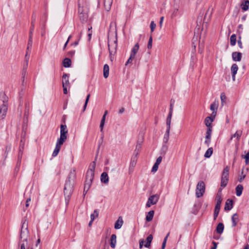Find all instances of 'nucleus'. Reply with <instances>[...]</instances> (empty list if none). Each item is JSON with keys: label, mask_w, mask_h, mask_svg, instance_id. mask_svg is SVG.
<instances>
[{"label": "nucleus", "mask_w": 249, "mask_h": 249, "mask_svg": "<svg viewBox=\"0 0 249 249\" xmlns=\"http://www.w3.org/2000/svg\"><path fill=\"white\" fill-rule=\"evenodd\" d=\"M76 178V173L75 170H71L67 178L64 189V193L65 199L68 201L69 200L71 196L73 191V182Z\"/></svg>", "instance_id": "f257e3e1"}, {"label": "nucleus", "mask_w": 249, "mask_h": 249, "mask_svg": "<svg viewBox=\"0 0 249 249\" xmlns=\"http://www.w3.org/2000/svg\"><path fill=\"white\" fill-rule=\"evenodd\" d=\"M79 17L82 22H85L88 18L87 10L84 8L86 5V0H78V1Z\"/></svg>", "instance_id": "f03ea898"}, {"label": "nucleus", "mask_w": 249, "mask_h": 249, "mask_svg": "<svg viewBox=\"0 0 249 249\" xmlns=\"http://www.w3.org/2000/svg\"><path fill=\"white\" fill-rule=\"evenodd\" d=\"M96 166V162L95 161H93L89 165V169L88 170L85 181L89 183H92L94 176V170Z\"/></svg>", "instance_id": "7ed1b4c3"}, {"label": "nucleus", "mask_w": 249, "mask_h": 249, "mask_svg": "<svg viewBox=\"0 0 249 249\" xmlns=\"http://www.w3.org/2000/svg\"><path fill=\"white\" fill-rule=\"evenodd\" d=\"M117 39L116 36L113 37H108V48L109 53L115 54L117 52Z\"/></svg>", "instance_id": "20e7f679"}, {"label": "nucleus", "mask_w": 249, "mask_h": 249, "mask_svg": "<svg viewBox=\"0 0 249 249\" xmlns=\"http://www.w3.org/2000/svg\"><path fill=\"white\" fill-rule=\"evenodd\" d=\"M29 235V231L28 230V223L25 220L22 223L20 231V239L23 242H25L27 243L28 237Z\"/></svg>", "instance_id": "39448f33"}, {"label": "nucleus", "mask_w": 249, "mask_h": 249, "mask_svg": "<svg viewBox=\"0 0 249 249\" xmlns=\"http://www.w3.org/2000/svg\"><path fill=\"white\" fill-rule=\"evenodd\" d=\"M68 130L67 126L65 124H61L60 125V137L57 140L59 143H63L66 141L67 139Z\"/></svg>", "instance_id": "423d86ee"}, {"label": "nucleus", "mask_w": 249, "mask_h": 249, "mask_svg": "<svg viewBox=\"0 0 249 249\" xmlns=\"http://www.w3.org/2000/svg\"><path fill=\"white\" fill-rule=\"evenodd\" d=\"M205 183L203 181H200L198 182L196 185V195L197 197H200L202 196L205 192Z\"/></svg>", "instance_id": "0eeeda50"}, {"label": "nucleus", "mask_w": 249, "mask_h": 249, "mask_svg": "<svg viewBox=\"0 0 249 249\" xmlns=\"http://www.w3.org/2000/svg\"><path fill=\"white\" fill-rule=\"evenodd\" d=\"M159 196L157 195H154L151 196L148 199V201L146 204V206L150 207L152 205L156 204L158 201Z\"/></svg>", "instance_id": "6e6552de"}, {"label": "nucleus", "mask_w": 249, "mask_h": 249, "mask_svg": "<svg viewBox=\"0 0 249 249\" xmlns=\"http://www.w3.org/2000/svg\"><path fill=\"white\" fill-rule=\"evenodd\" d=\"M7 106L6 104H2L0 106V120L5 118L7 111Z\"/></svg>", "instance_id": "1a4fd4ad"}, {"label": "nucleus", "mask_w": 249, "mask_h": 249, "mask_svg": "<svg viewBox=\"0 0 249 249\" xmlns=\"http://www.w3.org/2000/svg\"><path fill=\"white\" fill-rule=\"evenodd\" d=\"M23 149V146L20 144L19 147V151L18 155V160L17 163V168H19L21 164V159L23 155L22 150Z\"/></svg>", "instance_id": "9d476101"}, {"label": "nucleus", "mask_w": 249, "mask_h": 249, "mask_svg": "<svg viewBox=\"0 0 249 249\" xmlns=\"http://www.w3.org/2000/svg\"><path fill=\"white\" fill-rule=\"evenodd\" d=\"M231 72L232 74V79L233 81L235 80V75L238 70V67L236 64H233L231 67Z\"/></svg>", "instance_id": "9b49d317"}, {"label": "nucleus", "mask_w": 249, "mask_h": 249, "mask_svg": "<svg viewBox=\"0 0 249 249\" xmlns=\"http://www.w3.org/2000/svg\"><path fill=\"white\" fill-rule=\"evenodd\" d=\"M242 57V53L240 52H233L232 53V58L234 61H240Z\"/></svg>", "instance_id": "f8f14e48"}, {"label": "nucleus", "mask_w": 249, "mask_h": 249, "mask_svg": "<svg viewBox=\"0 0 249 249\" xmlns=\"http://www.w3.org/2000/svg\"><path fill=\"white\" fill-rule=\"evenodd\" d=\"M59 142L57 141L56 146L55 147V149L52 154L53 157H55L57 155L58 153H59L61 145L63 144V143H59Z\"/></svg>", "instance_id": "ddd939ff"}, {"label": "nucleus", "mask_w": 249, "mask_h": 249, "mask_svg": "<svg viewBox=\"0 0 249 249\" xmlns=\"http://www.w3.org/2000/svg\"><path fill=\"white\" fill-rule=\"evenodd\" d=\"M233 207V201L232 199H228L227 200L225 206V210L226 211H229Z\"/></svg>", "instance_id": "4468645a"}, {"label": "nucleus", "mask_w": 249, "mask_h": 249, "mask_svg": "<svg viewBox=\"0 0 249 249\" xmlns=\"http://www.w3.org/2000/svg\"><path fill=\"white\" fill-rule=\"evenodd\" d=\"M123 224V220L122 217H119L118 220L116 221L114 225V228L115 229H120Z\"/></svg>", "instance_id": "2eb2a0df"}, {"label": "nucleus", "mask_w": 249, "mask_h": 249, "mask_svg": "<svg viewBox=\"0 0 249 249\" xmlns=\"http://www.w3.org/2000/svg\"><path fill=\"white\" fill-rule=\"evenodd\" d=\"M116 242H117V241H116V235L114 234H113L111 235V238H110V247L112 248H115V247H116Z\"/></svg>", "instance_id": "dca6fc26"}, {"label": "nucleus", "mask_w": 249, "mask_h": 249, "mask_svg": "<svg viewBox=\"0 0 249 249\" xmlns=\"http://www.w3.org/2000/svg\"><path fill=\"white\" fill-rule=\"evenodd\" d=\"M218 107V101L215 100L210 106V109L213 111V112H215L217 113V110Z\"/></svg>", "instance_id": "f3484780"}, {"label": "nucleus", "mask_w": 249, "mask_h": 249, "mask_svg": "<svg viewBox=\"0 0 249 249\" xmlns=\"http://www.w3.org/2000/svg\"><path fill=\"white\" fill-rule=\"evenodd\" d=\"M69 87L70 85L69 81V76L67 74L64 73L62 76V86Z\"/></svg>", "instance_id": "a211bd4d"}, {"label": "nucleus", "mask_w": 249, "mask_h": 249, "mask_svg": "<svg viewBox=\"0 0 249 249\" xmlns=\"http://www.w3.org/2000/svg\"><path fill=\"white\" fill-rule=\"evenodd\" d=\"M113 0H104V7L105 9L108 11L110 10Z\"/></svg>", "instance_id": "6ab92c4d"}, {"label": "nucleus", "mask_w": 249, "mask_h": 249, "mask_svg": "<svg viewBox=\"0 0 249 249\" xmlns=\"http://www.w3.org/2000/svg\"><path fill=\"white\" fill-rule=\"evenodd\" d=\"M232 220V226L235 227L237 225V224L239 221L238 215L237 213H235L233 214L231 217Z\"/></svg>", "instance_id": "aec40b11"}, {"label": "nucleus", "mask_w": 249, "mask_h": 249, "mask_svg": "<svg viewBox=\"0 0 249 249\" xmlns=\"http://www.w3.org/2000/svg\"><path fill=\"white\" fill-rule=\"evenodd\" d=\"M101 181L104 183H107L108 182V177L106 172H103L101 176Z\"/></svg>", "instance_id": "412c9836"}, {"label": "nucleus", "mask_w": 249, "mask_h": 249, "mask_svg": "<svg viewBox=\"0 0 249 249\" xmlns=\"http://www.w3.org/2000/svg\"><path fill=\"white\" fill-rule=\"evenodd\" d=\"M229 167L226 166L223 170L221 178L229 179Z\"/></svg>", "instance_id": "4be33fe9"}, {"label": "nucleus", "mask_w": 249, "mask_h": 249, "mask_svg": "<svg viewBox=\"0 0 249 249\" xmlns=\"http://www.w3.org/2000/svg\"><path fill=\"white\" fill-rule=\"evenodd\" d=\"M139 49V44L138 43H137L132 49L130 54L135 57V55L137 53Z\"/></svg>", "instance_id": "5701e85b"}, {"label": "nucleus", "mask_w": 249, "mask_h": 249, "mask_svg": "<svg viewBox=\"0 0 249 249\" xmlns=\"http://www.w3.org/2000/svg\"><path fill=\"white\" fill-rule=\"evenodd\" d=\"M109 68L107 64H105L104 66V69H103V75L104 77L105 78H107L108 77L109 75Z\"/></svg>", "instance_id": "b1692460"}, {"label": "nucleus", "mask_w": 249, "mask_h": 249, "mask_svg": "<svg viewBox=\"0 0 249 249\" xmlns=\"http://www.w3.org/2000/svg\"><path fill=\"white\" fill-rule=\"evenodd\" d=\"M243 190V186L241 184H238L235 188L236 196H240L242 193Z\"/></svg>", "instance_id": "393cba45"}, {"label": "nucleus", "mask_w": 249, "mask_h": 249, "mask_svg": "<svg viewBox=\"0 0 249 249\" xmlns=\"http://www.w3.org/2000/svg\"><path fill=\"white\" fill-rule=\"evenodd\" d=\"M154 214V211L152 210V211H149L147 213V214L146 216V221H147V222L151 221L153 219Z\"/></svg>", "instance_id": "a878e982"}, {"label": "nucleus", "mask_w": 249, "mask_h": 249, "mask_svg": "<svg viewBox=\"0 0 249 249\" xmlns=\"http://www.w3.org/2000/svg\"><path fill=\"white\" fill-rule=\"evenodd\" d=\"M0 98L3 102L2 104H6L7 106L8 97L6 96L4 93H0Z\"/></svg>", "instance_id": "bb28decb"}, {"label": "nucleus", "mask_w": 249, "mask_h": 249, "mask_svg": "<svg viewBox=\"0 0 249 249\" xmlns=\"http://www.w3.org/2000/svg\"><path fill=\"white\" fill-rule=\"evenodd\" d=\"M216 204L215 206H221V204L222 201L221 194L219 193H217L216 196Z\"/></svg>", "instance_id": "cd10ccee"}, {"label": "nucleus", "mask_w": 249, "mask_h": 249, "mask_svg": "<svg viewBox=\"0 0 249 249\" xmlns=\"http://www.w3.org/2000/svg\"><path fill=\"white\" fill-rule=\"evenodd\" d=\"M153 239V236L151 234H150L148 236L146 239V243L144 245V246L146 248H149L150 246L151 243Z\"/></svg>", "instance_id": "c85d7f7f"}, {"label": "nucleus", "mask_w": 249, "mask_h": 249, "mask_svg": "<svg viewBox=\"0 0 249 249\" xmlns=\"http://www.w3.org/2000/svg\"><path fill=\"white\" fill-rule=\"evenodd\" d=\"M224 225L222 223H219L216 227V232L219 234H221L224 230Z\"/></svg>", "instance_id": "c756f323"}, {"label": "nucleus", "mask_w": 249, "mask_h": 249, "mask_svg": "<svg viewBox=\"0 0 249 249\" xmlns=\"http://www.w3.org/2000/svg\"><path fill=\"white\" fill-rule=\"evenodd\" d=\"M71 60L68 58H65L63 62V66L65 68L70 67L71 65Z\"/></svg>", "instance_id": "7c9ffc66"}, {"label": "nucleus", "mask_w": 249, "mask_h": 249, "mask_svg": "<svg viewBox=\"0 0 249 249\" xmlns=\"http://www.w3.org/2000/svg\"><path fill=\"white\" fill-rule=\"evenodd\" d=\"M242 134V130H237L236 132L231 136V139H232L233 138H236L237 141H239Z\"/></svg>", "instance_id": "2f4dec72"}, {"label": "nucleus", "mask_w": 249, "mask_h": 249, "mask_svg": "<svg viewBox=\"0 0 249 249\" xmlns=\"http://www.w3.org/2000/svg\"><path fill=\"white\" fill-rule=\"evenodd\" d=\"M170 130H166L165 133L164 135L163 141L165 143H167L168 142L170 135Z\"/></svg>", "instance_id": "473e14b6"}, {"label": "nucleus", "mask_w": 249, "mask_h": 249, "mask_svg": "<svg viewBox=\"0 0 249 249\" xmlns=\"http://www.w3.org/2000/svg\"><path fill=\"white\" fill-rule=\"evenodd\" d=\"M91 185V183L87 182L85 181L84 188V196H85L88 190L90 187Z\"/></svg>", "instance_id": "72a5a7b5"}, {"label": "nucleus", "mask_w": 249, "mask_h": 249, "mask_svg": "<svg viewBox=\"0 0 249 249\" xmlns=\"http://www.w3.org/2000/svg\"><path fill=\"white\" fill-rule=\"evenodd\" d=\"M249 7V0H246L242 4V9L244 11H247L248 10Z\"/></svg>", "instance_id": "f704fd0d"}, {"label": "nucleus", "mask_w": 249, "mask_h": 249, "mask_svg": "<svg viewBox=\"0 0 249 249\" xmlns=\"http://www.w3.org/2000/svg\"><path fill=\"white\" fill-rule=\"evenodd\" d=\"M213 152V148L210 147V148H208L204 154V157L205 158H210L211 156V155H212Z\"/></svg>", "instance_id": "c9c22d12"}, {"label": "nucleus", "mask_w": 249, "mask_h": 249, "mask_svg": "<svg viewBox=\"0 0 249 249\" xmlns=\"http://www.w3.org/2000/svg\"><path fill=\"white\" fill-rule=\"evenodd\" d=\"M220 206H215L213 213L214 219L215 220L219 214Z\"/></svg>", "instance_id": "e433bc0d"}, {"label": "nucleus", "mask_w": 249, "mask_h": 249, "mask_svg": "<svg viewBox=\"0 0 249 249\" xmlns=\"http://www.w3.org/2000/svg\"><path fill=\"white\" fill-rule=\"evenodd\" d=\"M236 42V36L235 34H233L230 37V43L231 46H234Z\"/></svg>", "instance_id": "4c0bfd02"}, {"label": "nucleus", "mask_w": 249, "mask_h": 249, "mask_svg": "<svg viewBox=\"0 0 249 249\" xmlns=\"http://www.w3.org/2000/svg\"><path fill=\"white\" fill-rule=\"evenodd\" d=\"M205 124L207 127H212L211 124L213 122V120H210V117H206L205 119Z\"/></svg>", "instance_id": "58836bf2"}, {"label": "nucleus", "mask_w": 249, "mask_h": 249, "mask_svg": "<svg viewBox=\"0 0 249 249\" xmlns=\"http://www.w3.org/2000/svg\"><path fill=\"white\" fill-rule=\"evenodd\" d=\"M99 215V211L97 210H95L93 212V213L91 214L90 215V219L92 220H94V219L98 217Z\"/></svg>", "instance_id": "ea45409f"}, {"label": "nucleus", "mask_w": 249, "mask_h": 249, "mask_svg": "<svg viewBox=\"0 0 249 249\" xmlns=\"http://www.w3.org/2000/svg\"><path fill=\"white\" fill-rule=\"evenodd\" d=\"M226 96L224 93H222L220 95V99L221 100V105L222 106H224V103L226 101Z\"/></svg>", "instance_id": "a19ab883"}, {"label": "nucleus", "mask_w": 249, "mask_h": 249, "mask_svg": "<svg viewBox=\"0 0 249 249\" xmlns=\"http://www.w3.org/2000/svg\"><path fill=\"white\" fill-rule=\"evenodd\" d=\"M105 119H106V118H105V116H103L102 118L101 119V121L100 124V130L101 132L103 131V128H104V126L105 122Z\"/></svg>", "instance_id": "79ce46f5"}, {"label": "nucleus", "mask_w": 249, "mask_h": 249, "mask_svg": "<svg viewBox=\"0 0 249 249\" xmlns=\"http://www.w3.org/2000/svg\"><path fill=\"white\" fill-rule=\"evenodd\" d=\"M228 180L229 179L227 178H221V186L225 187L228 183Z\"/></svg>", "instance_id": "37998d69"}, {"label": "nucleus", "mask_w": 249, "mask_h": 249, "mask_svg": "<svg viewBox=\"0 0 249 249\" xmlns=\"http://www.w3.org/2000/svg\"><path fill=\"white\" fill-rule=\"evenodd\" d=\"M27 68V66H26V62H25V64L24 65V66H23V72L22 73V79H23L22 82L23 83L24 82V78H25V74H26Z\"/></svg>", "instance_id": "c03bdc74"}, {"label": "nucleus", "mask_w": 249, "mask_h": 249, "mask_svg": "<svg viewBox=\"0 0 249 249\" xmlns=\"http://www.w3.org/2000/svg\"><path fill=\"white\" fill-rule=\"evenodd\" d=\"M242 158L245 159V162L246 164L249 163V151L246 155H242Z\"/></svg>", "instance_id": "a18cd8bd"}, {"label": "nucleus", "mask_w": 249, "mask_h": 249, "mask_svg": "<svg viewBox=\"0 0 249 249\" xmlns=\"http://www.w3.org/2000/svg\"><path fill=\"white\" fill-rule=\"evenodd\" d=\"M89 97H90V94H89L86 97L85 103V104L83 107V111H84L86 109L88 102L89 101Z\"/></svg>", "instance_id": "49530a36"}, {"label": "nucleus", "mask_w": 249, "mask_h": 249, "mask_svg": "<svg viewBox=\"0 0 249 249\" xmlns=\"http://www.w3.org/2000/svg\"><path fill=\"white\" fill-rule=\"evenodd\" d=\"M32 36H29V39L28 41V46L27 48V50H29L30 48H31L32 46Z\"/></svg>", "instance_id": "de8ad7c7"}, {"label": "nucleus", "mask_w": 249, "mask_h": 249, "mask_svg": "<svg viewBox=\"0 0 249 249\" xmlns=\"http://www.w3.org/2000/svg\"><path fill=\"white\" fill-rule=\"evenodd\" d=\"M134 58H135V56L130 54L129 58H128V59L127 60V61H126V62L125 63V65L126 66V65H128L129 64H131L132 61Z\"/></svg>", "instance_id": "09e8293b"}, {"label": "nucleus", "mask_w": 249, "mask_h": 249, "mask_svg": "<svg viewBox=\"0 0 249 249\" xmlns=\"http://www.w3.org/2000/svg\"><path fill=\"white\" fill-rule=\"evenodd\" d=\"M152 46V36H150L149 39L148 43L147 44V48L148 49H151Z\"/></svg>", "instance_id": "8fccbe9b"}, {"label": "nucleus", "mask_w": 249, "mask_h": 249, "mask_svg": "<svg viewBox=\"0 0 249 249\" xmlns=\"http://www.w3.org/2000/svg\"><path fill=\"white\" fill-rule=\"evenodd\" d=\"M171 123V119H166V125H167V129L166 130H170Z\"/></svg>", "instance_id": "3c124183"}, {"label": "nucleus", "mask_w": 249, "mask_h": 249, "mask_svg": "<svg viewBox=\"0 0 249 249\" xmlns=\"http://www.w3.org/2000/svg\"><path fill=\"white\" fill-rule=\"evenodd\" d=\"M156 25L154 22V21H151V22L150 23V29H151V32H153L154 31V29L156 28Z\"/></svg>", "instance_id": "603ef678"}, {"label": "nucleus", "mask_w": 249, "mask_h": 249, "mask_svg": "<svg viewBox=\"0 0 249 249\" xmlns=\"http://www.w3.org/2000/svg\"><path fill=\"white\" fill-rule=\"evenodd\" d=\"M245 177H246V175L243 174V170H242V172H241V176L240 177V178L238 179V181L240 182H242L243 180L245 178Z\"/></svg>", "instance_id": "864d4df0"}, {"label": "nucleus", "mask_w": 249, "mask_h": 249, "mask_svg": "<svg viewBox=\"0 0 249 249\" xmlns=\"http://www.w3.org/2000/svg\"><path fill=\"white\" fill-rule=\"evenodd\" d=\"M34 26H35V24H33V22H32V26H31V29H30V33H29V36H32V35H33V31H34Z\"/></svg>", "instance_id": "5fc2aeb1"}, {"label": "nucleus", "mask_w": 249, "mask_h": 249, "mask_svg": "<svg viewBox=\"0 0 249 249\" xmlns=\"http://www.w3.org/2000/svg\"><path fill=\"white\" fill-rule=\"evenodd\" d=\"M159 165L155 163L153 165L152 169V172H155L158 170Z\"/></svg>", "instance_id": "6e6d98bb"}, {"label": "nucleus", "mask_w": 249, "mask_h": 249, "mask_svg": "<svg viewBox=\"0 0 249 249\" xmlns=\"http://www.w3.org/2000/svg\"><path fill=\"white\" fill-rule=\"evenodd\" d=\"M216 115V113L215 112H212L211 116H208V117H210V120H213V122L214 121V119Z\"/></svg>", "instance_id": "4d7b16f0"}, {"label": "nucleus", "mask_w": 249, "mask_h": 249, "mask_svg": "<svg viewBox=\"0 0 249 249\" xmlns=\"http://www.w3.org/2000/svg\"><path fill=\"white\" fill-rule=\"evenodd\" d=\"M29 59V54H28V52H27L25 56V61L26 62V66H28V62Z\"/></svg>", "instance_id": "13d9d810"}, {"label": "nucleus", "mask_w": 249, "mask_h": 249, "mask_svg": "<svg viewBox=\"0 0 249 249\" xmlns=\"http://www.w3.org/2000/svg\"><path fill=\"white\" fill-rule=\"evenodd\" d=\"M238 29L237 32L239 34H241L242 33L243 25L242 24H240L238 25Z\"/></svg>", "instance_id": "bf43d9fd"}, {"label": "nucleus", "mask_w": 249, "mask_h": 249, "mask_svg": "<svg viewBox=\"0 0 249 249\" xmlns=\"http://www.w3.org/2000/svg\"><path fill=\"white\" fill-rule=\"evenodd\" d=\"M167 239V237H165L164 239V240H163L162 244L161 249H164L165 246H166Z\"/></svg>", "instance_id": "052dcab7"}, {"label": "nucleus", "mask_w": 249, "mask_h": 249, "mask_svg": "<svg viewBox=\"0 0 249 249\" xmlns=\"http://www.w3.org/2000/svg\"><path fill=\"white\" fill-rule=\"evenodd\" d=\"M212 132V127H208L207 131H206V134L211 135Z\"/></svg>", "instance_id": "680f3d73"}, {"label": "nucleus", "mask_w": 249, "mask_h": 249, "mask_svg": "<svg viewBox=\"0 0 249 249\" xmlns=\"http://www.w3.org/2000/svg\"><path fill=\"white\" fill-rule=\"evenodd\" d=\"M141 146L140 144H137L136 146V150H135V152H136V155L138 154L139 151L141 149Z\"/></svg>", "instance_id": "e2e57ef3"}, {"label": "nucleus", "mask_w": 249, "mask_h": 249, "mask_svg": "<svg viewBox=\"0 0 249 249\" xmlns=\"http://www.w3.org/2000/svg\"><path fill=\"white\" fill-rule=\"evenodd\" d=\"M161 160H162V157L161 156H160L157 158L155 163L159 165L161 163Z\"/></svg>", "instance_id": "0e129e2a"}, {"label": "nucleus", "mask_w": 249, "mask_h": 249, "mask_svg": "<svg viewBox=\"0 0 249 249\" xmlns=\"http://www.w3.org/2000/svg\"><path fill=\"white\" fill-rule=\"evenodd\" d=\"M239 38L237 41L238 45L239 47L242 49L243 48V46H242V42L241 40V36H240Z\"/></svg>", "instance_id": "69168bd1"}, {"label": "nucleus", "mask_w": 249, "mask_h": 249, "mask_svg": "<svg viewBox=\"0 0 249 249\" xmlns=\"http://www.w3.org/2000/svg\"><path fill=\"white\" fill-rule=\"evenodd\" d=\"M74 53H75V51H69L68 53V55L69 56L72 57L74 55Z\"/></svg>", "instance_id": "338daca9"}, {"label": "nucleus", "mask_w": 249, "mask_h": 249, "mask_svg": "<svg viewBox=\"0 0 249 249\" xmlns=\"http://www.w3.org/2000/svg\"><path fill=\"white\" fill-rule=\"evenodd\" d=\"M175 101L171 100V104L170 105V110L173 111V107H174V104Z\"/></svg>", "instance_id": "774afa93"}]
</instances>
